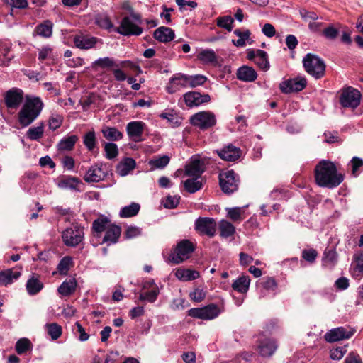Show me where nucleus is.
I'll use <instances>...</instances> for the list:
<instances>
[{"mask_svg": "<svg viewBox=\"0 0 363 363\" xmlns=\"http://www.w3.org/2000/svg\"><path fill=\"white\" fill-rule=\"evenodd\" d=\"M179 196H169L166 198L165 201H164V206L166 208H176L179 203Z\"/></svg>", "mask_w": 363, "mask_h": 363, "instance_id": "64", "label": "nucleus"}, {"mask_svg": "<svg viewBox=\"0 0 363 363\" xmlns=\"http://www.w3.org/2000/svg\"><path fill=\"white\" fill-rule=\"evenodd\" d=\"M351 272L352 275L355 278L363 277V253L354 255Z\"/></svg>", "mask_w": 363, "mask_h": 363, "instance_id": "29", "label": "nucleus"}, {"mask_svg": "<svg viewBox=\"0 0 363 363\" xmlns=\"http://www.w3.org/2000/svg\"><path fill=\"white\" fill-rule=\"evenodd\" d=\"M140 209V204L132 203L128 206L123 207L119 213L121 218H130L136 216Z\"/></svg>", "mask_w": 363, "mask_h": 363, "instance_id": "40", "label": "nucleus"}, {"mask_svg": "<svg viewBox=\"0 0 363 363\" xmlns=\"http://www.w3.org/2000/svg\"><path fill=\"white\" fill-rule=\"evenodd\" d=\"M107 170L104 164H95L91 166L84 176V179L88 183L99 182L107 177Z\"/></svg>", "mask_w": 363, "mask_h": 363, "instance_id": "13", "label": "nucleus"}, {"mask_svg": "<svg viewBox=\"0 0 363 363\" xmlns=\"http://www.w3.org/2000/svg\"><path fill=\"white\" fill-rule=\"evenodd\" d=\"M318 256V252L315 249H304L302 251V257L306 261L313 263Z\"/></svg>", "mask_w": 363, "mask_h": 363, "instance_id": "58", "label": "nucleus"}, {"mask_svg": "<svg viewBox=\"0 0 363 363\" xmlns=\"http://www.w3.org/2000/svg\"><path fill=\"white\" fill-rule=\"evenodd\" d=\"M101 133L103 136L109 141H118L123 137V133L116 127L104 126Z\"/></svg>", "mask_w": 363, "mask_h": 363, "instance_id": "31", "label": "nucleus"}, {"mask_svg": "<svg viewBox=\"0 0 363 363\" xmlns=\"http://www.w3.org/2000/svg\"><path fill=\"white\" fill-rule=\"evenodd\" d=\"M43 133L44 126L41 123L38 126L30 128L26 133V137L30 140H38L43 137Z\"/></svg>", "mask_w": 363, "mask_h": 363, "instance_id": "44", "label": "nucleus"}, {"mask_svg": "<svg viewBox=\"0 0 363 363\" xmlns=\"http://www.w3.org/2000/svg\"><path fill=\"white\" fill-rule=\"evenodd\" d=\"M237 77L241 81L252 82L257 79V74L252 67L242 66L238 69Z\"/></svg>", "mask_w": 363, "mask_h": 363, "instance_id": "26", "label": "nucleus"}, {"mask_svg": "<svg viewBox=\"0 0 363 363\" xmlns=\"http://www.w3.org/2000/svg\"><path fill=\"white\" fill-rule=\"evenodd\" d=\"M346 352V346L337 347L330 350V358L333 360H340Z\"/></svg>", "mask_w": 363, "mask_h": 363, "instance_id": "59", "label": "nucleus"}, {"mask_svg": "<svg viewBox=\"0 0 363 363\" xmlns=\"http://www.w3.org/2000/svg\"><path fill=\"white\" fill-rule=\"evenodd\" d=\"M314 177L316 184L320 187L333 189L344 180V176L337 172L334 162L323 160L315 166Z\"/></svg>", "mask_w": 363, "mask_h": 363, "instance_id": "1", "label": "nucleus"}, {"mask_svg": "<svg viewBox=\"0 0 363 363\" xmlns=\"http://www.w3.org/2000/svg\"><path fill=\"white\" fill-rule=\"evenodd\" d=\"M195 250V245L189 240H182L169 255L171 262L178 264L189 259Z\"/></svg>", "mask_w": 363, "mask_h": 363, "instance_id": "4", "label": "nucleus"}, {"mask_svg": "<svg viewBox=\"0 0 363 363\" xmlns=\"http://www.w3.org/2000/svg\"><path fill=\"white\" fill-rule=\"evenodd\" d=\"M250 279L248 276L242 275L238 278L232 284V288L240 293H246L249 289Z\"/></svg>", "mask_w": 363, "mask_h": 363, "instance_id": "33", "label": "nucleus"}, {"mask_svg": "<svg viewBox=\"0 0 363 363\" xmlns=\"http://www.w3.org/2000/svg\"><path fill=\"white\" fill-rule=\"evenodd\" d=\"M257 348L261 356L268 357L274 353L277 348V345L273 340L265 339L259 342Z\"/></svg>", "mask_w": 363, "mask_h": 363, "instance_id": "25", "label": "nucleus"}, {"mask_svg": "<svg viewBox=\"0 0 363 363\" xmlns=\"http://www.w3.org/2000/svg\"><path fill=\"white\" fill-rule=\"evenodd\" d=\"M118 33L125 35H140L143 33V28L133 22L130 17H124L121 21L120 26L115 29Z\"/></svg>", "mask_w": 363, "mask_h": 363, "instance_id": "12", "label": "nucleus"}, {"mask_svg": "<svg viewBox=\"0 0 363 363\" xmlns=\"http://www.w3.org/2000/svg\"><path fill=\"white\" fill-rule=\"evenodd\" d=\"M121 233V229L119 226L114 224L109 225L105 230L102 243H108V245L116 244L118 241Z\"/></svg>", "mask_w": 363, "mask_h": 363, "instance_id": "22", "label": "nucleus"}, {"mask_svg": "<svg viewBox=\"0 0 363 363\" xmlns=\"http://www.w3.org/2000/svg\"><path fill=\"white\" fill-rule=\"evenodd\" d=\"M117 66L118 65L116 64L114 60L108 57L99 58L96 60H95L92 64L93 68L100 67L101 69H109Z\"/></svg>", "mask_w": 363, "mask_h": 363, "instance_id": "41", "label": "nucleus"}, {"mask_svg": "<svg viewBox=\"0 0 363 363\" xmlns=\"http://www.w3.org/2000/svg\"><path fill=\"white\" fill-rule=\"evenodd\" d=\"M194 228L199 234L213 237L216 233V223L214 219L207 217H199L194 223Z\"/></svg>", "mask_w": 363, "mask_h": 363, "instance_id": "11", "label": "nucleus"}, {"mask_svg": "<svg viewBox=\"0 0 363 363\" xmlns=\"http://www.w3.org/2000/svg\"><path fill=\"white\" fill-rule=\"evenodd\" d=\"M76 287L77 281L72 278L63 281L58 288V292L62 296H68L75 291Z\"/></svg>", "mask_w": 363, "mask_h": 363, "instance_id": "35", "label": "nucleus"}, {"mask_svg": "<svg viewBox=\"0 0 363 363\" xmlns=\"http://www.w3.org/2000/svg\"><path fill=\"white\" fill-rule=\"evenodd\" d=\"M172 82L177 83L179 88L186 87L189 84V75L177 74L172 77Z\"/></svg>", "mask_w": 363, "mask_h": 363, "instance_id": "57", "label": "nucleus"}, {"mask_svg": "<svg viewBox=\"0 0 363 363\" xmlns=\"http://www.w3.org/2000/svg\"><path fill=\"white\" fill-rule=\"evenodd\" d=\"M11 43L9 41H0V65L7 66L14 57L11 52Z\"/></svg>", "mask_w": 363, "mask_h": 363, "instance_id": "23", "label": "nucleus"}, {"mask_svg": "<svg viewBox=\"0 0 363 363\" xmlns=\"http://www.w3.org/2000/svg\"><path fill=\"white\" fill-rule=\"evenodd\" d=\"M189 316L202 320H212L219 314V309L215 304H210L203 308H194L189 310Z\"/></svg>", "mask_w": 363, "mask_h": 363, "instance_id": "10", "label": "nucleus"}, {"mask_svg": "<svg viewBox=\"0 0 363 363\" xmlns=\"http://www.w3.org/2000/svg\"><path fill=\"white\" fill-rule=\"evenodd\" d=\"M159 294V289L157 286L146 292H142L140 294L139 299L140 301H147L150 303H153L156 301Z\"/></svg>", "mask_w": 363, "mask_h": 363, "instance_id": "48", "label": "nucleus"}, {"mask_svg": "<svg viewBox=\"0 0 363 363\" xmlns=\"http://www.w3.org/2000/svg\"><path fill=\"white\" fill-rule=\"evenodd\" d=\"M43 107L44 103L40 97L26 95L18 113L19 123L23 127L30 125L39 116Z\"/></svg>", "mask_w": 363, "mask_h": 363, "instance_id": "2", "label": "nucleus"}, {"mask_svg": "<svg viewBox=\"0 0 363 363\" xmlns=\"http://www.w3.org/2000/svg\"><path fill=\"white\" fill-rule=\"evenodd\" d=\"M21 273L20 271H14L13 269H8L0 272V286H7L14 280L18 279Z\"/></svg>", "mask_w": 363, "mask_h": 363, "instance_id": "28", "label": "nucleus"}, {"mask_svg": "<svg viewBox=\"0 0 363 363\" xmlns=\"http://www.w3.org/2000/svg\"><path fill=\"white\" fill-rule=\"evenodd\" d=\"M97 41L98 39L96 38L83 34L77 35L73 39L74 45L79 49L84 50H88L94 48Z\"/></svg>", "mask_w": 363, "mask_h": 363, "instance_id": "20", "label": "nucleus"}, {"mask_svg": "<svg viewBox=\"0 0 363 363\" xmlns=\"http://www.w3.org/2000/svg\"><path fill=\"white\" fill-rule=\"evenodd\" d=\"M154 38L161 43H169L174 40L175 35L174 30L165 26H160L154 31Z\"/></svg>", "mask_w": 363, "mask_h": 363, "instance_id": "24", "label": "nucleus"}, {"mask_svg": "<svg viewBox=\"0 0 363 363\" xmlns=\"http://www.w3.org/2000/svg\"><path fill=\"white\" fill-rule=\"evenodd\" d=\"M174 275L179 280L182 281L195 280L200 277V274L198 271L184 268L177 269Z\"/></svg>", "mask_w": 363, "mask_h": 363, "instance_id": "27", "label": "nucleus"}, {"mask_svg": "<svg viewBox=\"0 0 363 363\" xmlns=\"http://www.w3.org/2000/svg\"><path fill=\"white\" fill-rule=\"evenodd\" d=\"M203 170L201 168V165L199 161L193 162L191 164L186 166L185 169V174L189 177H194V178H199L202 174Z\"/></svg>", "mask_w": 363, "mask_h": 363, "instance_id": "46", "label": "nucleus"}, {"mask_svg": "<svg viewBox=\"0 0 363 363\" xmlns=\"http://www.w3.org/2000/svg\"><path fill=\"white\" fill-rule=\"evenodd\" d=\"M48 334L50 336L52 340H57L62 333V327L57 323H48L45 325Z\"/></svg>", "mask_w": 363, "mask_h": 363, "instance_id": "42", "label": "nucleus"}, {"mask_svg": "<svg viewBox=\"0 0 363 363\" xmlns=\"http://www.w3.org/2000/svg\"><path fill=\"white\" fill-rule=\"evenodd\" d=\"M55 57L53 49L50 46L43 47L40 51L38 55V60L41 62L48 60L53 59Z\"/></svg>", "mask_w": 363, "mask_h": 363, "instance_id": "55", "label": "nucleus"}, {"mask_svg": "<svg viewBox=\"0 0 363 363\" xmlns=\"http://www.w3.org/2000/svg\"><path fill=\"white\" fill-rule=\"evenodd\" d=\"M360 93L351 86L342 90L340 96V103L345 108H357L360 104Z\"/></svg>", "mask_w": 363, "mask_h": 363, "instance_id": "7", "label": "nucleus"}, {"mask_svg": "<svg viewBox=\"0 0 363 363\" xmlns=\"http://www.w3.org/2000/svg\"><path fill=\"white\" fill-rule=\"evenodd\" d=\"M190 298L195 302H201L206 297V291L202 289L197 288L189 294Z\"/></svg>", "mask_w": 363, "mask_h": 363, "instance_id": "60", "label": "nucleus"}, {"mask_svg": "<svg viewBox=\"0 0 363 363\" xmlns=\"http://www.w3.org/2000/svg\"><path fill=\"white\" fill-rule=\"evenodd\" d=\"M109 225H112L110 220L104 216H101L94 220L92 229L97 233H101L107 229Z\"/></svg>", "mask_w": 363, "mask_h": 363, "instance_id": "39", "label": "nucleus"}, {"mask_svg": "<svg viewBox=\"0 0 363 363\" xmlns=\"http://www.w3.org/2000/svg\"><path fill=\"white\" fill-rule=\"evenodd\" d=\"M32 344L27 338H21L16 343V351L18 354H22L31 348Z\"/></svg>", "mask_w": 363, "mask_h": 363, "instance_id": "51", "label": "nucleus"}, {"mask_svg": "<svg viewBox=\"0 0 363 363\" xmlns=\"http://www.w3.org/2000/svg\"><path fill=\"white\" fill-rule=\"evenodd\" d=\"M354 333V330L351 328L338 327L327 332L325 340L328 342H337L350 338Z\"/></svg>", "mask_w": 363, "mask_h": 363, "instance_id": "15", "label": "nucleus"}, {"mask_svg": "<svg viewBox=\"0 0 363 363\" xmlns=\"http://www.w3.org/2000/svg\"><path fill=\"white\" fill-rule=\"evenodd\" d=\"M184 99L187 106H198L211 101L208 94H201L197 91H189L184 95Z\"/></svg>", "mask_w": 363, "mask_h": 363, "instance_id": "19", "label": "nucleus"}, {"mask_svg": "<svg viewBox=\"0 0 363 363\" xmlns=\"http://www.w3.org/2000/svg\"><path fill=\"white\" fill-rule=\"evenodd\" d=\"M190 123L200 130H206L216 124V118L215 114L211 111H200L191 117Z\"/></svg>", "mask_w": 363, "mask_h": 363, "instance_id": "5", "label": "nucleus"}, {"mask_svg": "<svg viewBox=\"0 0 363 363\" xmlns=\"http://www.w3.org/2000/svg\"><path fill=\"white\" fill-rule=\"evenodd\" d=\"M233 18L230 16H225L217 18V26L226 29L228 32L233 30Z\"/></svg>", "mask_w": 363, "mask_h": 363, "instance_id": "52", "label": "nucleus"}, {"mask_svg": "<svg viewBox=\"0 0 363 363\" xmlns=\"http://www.w3.org/2000/svg\"><path fill=\"white\" fill-rule=\"evenodd\" d=\"M169 162V157L164 155L150 162V164L155 168H163L168 164Z\"/></svg>", "mask_w": 363, "mask_h": 363, "instance_id": "61", "label": "nucleus"}, {"mask_svg": "<svg viewBox=\"0 0 363 363\" xmlns=\"http://www.w3.org/2000/svg\"><path fill=\"white\" fill-rule=\"evenodd\" d=\"M105 157L108 160L116 158L118 155V148L113 143H104Z\"/></svg>", "mask_w": 363, "mask_h": 363, "instance_id": "49", "label": "nucleus"}, {"mask_svg": "<svg viewBox=\"0 0 363 363\" xmlns=\"http://www.w3.org/2000/svg\"><path fill=\"white\" fill-rule=\"evenodd\" d=\"M83 143L89 152H98L97 138L94 130H90L84 135Z\"/></svg>", "mask_w": 363, "mask_h": 363, "instance_id": "30", "label": "nucleus"}, {"mask_svg": "<svg viewBox=\"0 0 363 363\" xmlns=\"http://www.w3.org/2000/svg\"><path fill=\"white\" fill-rule=\"evenodd\" d=\"M184 187L188 192L193 194L201 189L202 182L199 178L189 179L185 181Z\"/></svg>", "mask_w": 363, "mask_h": 363, "instance_id": "47", "label": "nucleus"}, {"mask_svg": "<svg viewBox=\"0 0 363 363\" xmlns=\"http://www.w3.org/2000/svg\"><path fill=\"white\" fill-rule=\"evenodd\" d=\"M140 234L141 230L140 228L136 226H128L124 233V238L125 239H132Z\"/></svg>", "mask_w": 363, "mask_h": 363, "instance_id": "62", "label": "nucleus"}, {"mask_svg": "<svg viewBox=\"0 0 363 363\" xmlns=\"http://www.w3.org/2000/svg\"><path fill=\"white\" fill-rule=\"evenodd\" d=\"M84 228L78 225H72L67 228L62 233V240L67 246L75 247L79 245L84 238Z\"/></svg>", "mask_w": 363, "mask_h": 363, "instance_id": "8", "label": "nucleus"}, {"mask_svg": "<svg viewBox=\"0 0 363 363\" xmlns=\"http://www.w3.org/2000/svg\"><path fill=\"white\" fill-rule=\"evenodd\" d=\"M43 284L36 275H33L26 283V289L30 295H35L43 289Z\"/></svg>", "mask_w": 363, "mask_h": 363, "instance_id": "32", "label": "nucleus"}, {"mask_svg": "<svg viewBox=\"0 0 363 363\" xmlns=\"http://www.w3.org/2000/svg\"><path fill=\"white\" fill-rule=\"evenodd\" d=\"M207 81V77L201 74L189 75V84L190 87L203 85Z\"/></svg>", "mask_w": 363, "mask_h": 363, "instance_id": "53", "label": "nucleus"}, {"mask_svg": "<svg viewBox=\"0 0 363 363\" xmlns=\"http://www.w3.org/2000/svg\"><path fill=\"white\" fill-rule=\"evenodd\" d=\"M219 184L225 194H232L238 188L239 178L233 170L223 172L219 174Z\"/></svg>", "mask_w": 363, "mask_h": 363, "instance_id": "6", "label": "nucleus"}, {"mask_svg": "<svg viewBox=\"0 0 363 363\" xmlns=\"http://www.w3.org/2000/svg\"><path fill=\"white\" fill-rule=\"evenodd\" d=\"M3 96L5 106L11 109H17L24 99L23 91L17 87L9 89Z\"/></svg>", "mask_w": 363, "mask_h": 363, "instance_id": "9", "label": "nucleus"}, {"mask_svg": "<svg viewBox=\"0 0 363 363\" xmlns=\"http://www.w3.org/2000/svg\"><path fill=\"white\" fill-rule=\"evenodd\" d=\"M63 117L58 114H52L49 119V128L55 130L62 123Z\"/></svg>", "mask_w": 363, "mask_h": 363, "instance_id": "56", "label": "nucleus"}, {"mask_svg": "<svg viewBox=\"0 0 363 363\" xmlns=\"http://www.w3.org/2000/svg\"><path fill=\"white\" fill-rule=\"evenodd\" d=\"M81 183L79 179L74 177H64L57 182V186L60 189H77L78 185Z\"/></svg>", "mask_w": 363, "mask_h": 363, "instance_id": "34", "label": "nucleus"}, {"mask_svg": "<svg viewBox=\"0 0 363 363\" xmlns=\"http://www.w3.org/2000/svg\"><path fill=\"white\" fill-rule=\"evenodd\" d=\"M307 84V81L303 77H297L287 79L280 84V89L283 93L289 94L302 91Z\"/></svg>", "mask_w": 363, "mask_h": 363, "instance_id": "14", "label": "nucleus"}, {"mask_svg": "<svg viewBox=\"0 0 363 363\" xmlns=\"http://www.w3.org/2000/svg\"><path fill=\"white\" fill-rule=\"evenodd\" d=\"M303 64L306 72L316 79L325 75V64L318 56L308 53L303 59Z\"/></svg>", "mask_w": 363, "mask_h": 363, "instance_id": "3", "label": "nucleus"}, {"mask_svg": "<svg viewBox=\"0 0 363 363\" xmlns=\"http://www.w3.org/2000/svg\"><path fill=\"white\" fill-rule=\"evenodd\" d=\"M351 173L353 177H357L363 171V160L358 157H354L350 162Z\"/></svg>", "mask_w": 363, "mask_h": 363, "instance_id": "45", "label": "nucleus"}, {"mask_svg": "<svg viewBox=\"0 0 363 363\" xmlns=\"http://www.w3.org/2000/svg\"><path fill=\"white\" fill-rule=\"evenodd\" d=\"M72 265V259L69 256L64 257L57 265V270L60 274L65 275L67 274Z\"/></svg>", "mask_w": 363, "mask_h": 363, "instance_id": "50", "label": "nucleus"}, {"mask_svg": "<svg viewBox=\"0 0 363 363\" xmlns=\"http://www.w3.org/2000/svg\"><path fill=\"white\" fill-rule=\"evenodd\" d=\"M145 124L140 121H131L126 125V131L129 138L135 142L143 140L142 136L144 132Z\"/></svg>", "mask_w": 363, "mask_h": 363, "instance_id": "17", "label": "nucleus"}, {"mask_svg": "<svg viewBox=\"0 0 363 363\" xmlns=\"http://www.w3.org/2000/svg\"><path fill=\"white\" fill-rule=\"evenodd\" d=\"M244 213L243 208L234 207L228 209V216L233 221H240L243 220L242 214Z\"/></svg>", "mask_w": 363, "mask_h": 363, "instance_id": "54", "label": "nucleus"}, {"mask_svg": "<svg viewBox=\"0 0 363 363\" xmlns=\"http://www.w3.org/2000/svg\"><path fill=\"white\" fill-rule=\"evenodd\" d=\"M216 152L222 160L228 162L238 160L242 154L241 150L233 145L225 146L220 150H216Z\"/></svg>", "mask_w": 363, "mask_h": 363, "instance_id": "18", "label": "nucleus"}, {"mask_svg": "<svg viewBox=\"0 0 363 363\" xmlns=\"http://www.w3.org/2000/svg\"><path fill=\"white\" fill-rule=\"evenodd\" d=\"M197 58L203 64H215L217 62V56L213 50L207 49L199 52Z\"/></svg>", "mask_w": 363, "mask_h": 363, "instance_id": "36", "label": "nucleus"}, {"mask_svg": "<svg viewBox=\"0 0 363 363\" xmlns=\"http://www.w3.org/2000/svg\"><path fill=\"white\" fill-rule=\"evenodd\" d=\"M247 58L252 60L262 70L267 71L269 67L268 55L267 52L262 50H248L247 52Z\"/></svg>", "mask_w": 363, "mask_h": 363, "instance_id": "16", "label": "nucleus"}, {"mask_svg": "<svg viewBox=\"0 0 363 363\" xmlns=\"http://www.w3.org/2000/svg\"><path fill=\"white\" fill-rule=\"evenodd\" d=\"M53 23L50 21H45L36 26L35 32L40 36L43 38H49L52 33Z\"/></svg>", "mask_w": 363, "mask_h": 363, "instance_id": "38", "label": "nucleus"}, {"mask_svg": "<svg viewBox=\"0 0 363 363\" xmlns=\"http://www.w3.org/2000/svg\"><path fill=\"white\" fill-rule=\"evenodd\" d=\"M96 23L101 27L104 29L109 30L113 27V23H111L110 18L106 16H99L96 20Z\"/></svg>", "mask_w": 363, "mask_h": 363, "instance_id": "63", "label": "nucleus"}, {"mask_svg": "<svg viewBox=\"0 0 363 363\" xmlns=\"http://www.w3.org/2000/svg\"><path fill=\"white\" fill-rule=\"evenodd\" d=\"M136 167L135 160L131 157L123 158L116 165V172L121 177L129 174Z\"/></svg>", "mask_w": 363, "mask_h": 363, "instance_id": "21", "label": "nucleus"}, {"mask_svg": "<svg viewBox=\"0 0 363 363\" xmlns=\"http://www.w3.org/2000/svg\"><path fill=\"white\" fill-rule=\"evenodd\" d=\"M78 140V137L75 135H69L62 138L58 143L57 147L61 151L72 150Z\"/></svg>", "mask_w": 363, "mask_h": 363, "instance_id": "37", "label": "nucleus"}, {"mask_svg": "<svg viewBox=\"0 0 363 363\" xmlns=\"http://www.w3.org/2000/svg\"><path fill=\"white\" fill-rule=\"evenodd\" d=\"M219 230L220 235L224 238H228L233 235L235 232V228L230 222L222 220L219 223Z\"/></svg>", "mask_w": 363, "mask_h": 363, "instance_id": "43", "label": "nucleus"}]
</instances>
